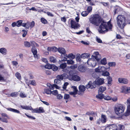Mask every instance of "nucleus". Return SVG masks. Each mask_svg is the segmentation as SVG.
Instances as JSON below:
<instances>
[{
  "mask_svg": "<svg viewBox=\"0 0 130 130\" xmlns=\"http://www.w3.org/2000/svg\"><path fill=\"white\" fill-rule=\"evenodd\" d=\"M108 64L109 66L114 67L115 66L116 63L114 62H110L108 63Z\"/></svg>",
  "mask_w": 130,
  "mask_h": 130,
  "instance_id": "49530a36",
  "label": "nucleus"
},
{
  "mask_svg": "<svg viewBox=\"0 0 130 130\" xmlns=\"http://www.w3.org/2000/svg\"><path fill=\"white\" fill-rule=\"evenodd\" d=\"M75 71V70H70L69 72V74L71 75H73L74 73V72Z\"/></svg>",
  "mask_w": 130,
  "mask_h": 130,
  "instance_id": "3c124183",
  "label": "nucleus"
},
{
  "mask_svg": "<svg viewBox=\"0 0 130 130\" xmlns=\"http://www.w3.org/2000/svg\"><path fill=\"white\" fill-rule=\"evenodd\" d=\"M31 10L36 11H37V10L36 9H24L23 10V11L25 12V13H27L30 12V11Z\"/></svg>",
  "mask_w": 130,
  "mask_h": 130,
  "instance_id": "a211bd4d",
  "label": "nucleus"
},
{
  "mask_svg": "<svg viewBox=\"0 0 130 130\" xmlns=\"http://www.w3.org/2000/svg\"><path fill=\"white\" fill-rule=\"evenodd\" d=\"M93 55H92V58L89 59L87 62L90 66L94 67L96 65V60L98 61L101 59V55L98 52H94Z\"/></svg>",
  "mask_w": 130,
  "mask_h": 130,
  "instance_id": "f03ea898",
  "label": "nucleus"
},
{
  "mask_svg": "<svg viewBox=\"0 0 130 130\" xmlns=\"http://www.w3.org/2000/svg\"><path fill=\"white\" fill-rule=\"evenodd\" d=\"M85 87L83 85H80L79 87V91L78 94L79 95H83L85 90Z\"/></svg>",
  "mask_w": 130,
  "mask_h": 130,
  "instance_id": "9b49d317",
  "label": "nucleus"
},
{
  "mask_svg": "<svg viewBox=\"0 0 130 130\" xmlns=\"http://www.w3.org/2000/svg\"><path fill=\"white\" fill-rule=\"evenodd\" d=\"M109 75V72L107 71L103 72L102 74V75L105 76H108Z\"/></svg>",
  "mask_w": 130,
  "mask_h": 130,
  "instance_id": "37998d69",
  "label": "nucleus"
},
{
  "mask_svg": "<svg viewBox=\"0 0 130 130\" xmlns=\"http://www.w3.org/2000/svg\"><path fill=\"white\" fill-rule=\"evenodd\" d=\"M128 80L127 79L122 78H118V81L121 83L126 84L128 83Z\"/></svg>",
  "mask_w": 130,
  "mask_h": 130,
  "instance_id": "4468645a",
  "label": "nucleus"
},
{
  "mask_svg": "<svg viewBox=\"0 0 130 130\" xmlns=\"http://www.w3.org/2000/svg\"><path fill=\"white\" fill-rule=\"evenodd\" d=\"M41 21L44 24H45L47 22V21L45 19L42 18L41 19Z\"/></svg>",
  "mask_w": 130,
  "mask_h": 130,
  "instance_id": "5fc2aeb1",
  "label": "nucleus"
},
{
  "mask_svg": "<svg viewBox=\"0 0 130 130\" xmlns=\"http://www.w3.org/2000/svg\"><path fill=\"white\" fill-rule=\"evenodd\" d=\"M24 45L25 46L28 47H30L31 45L30 43L27 41L24 42Z\"/></svg>",
  "mask_w": 130,
  "mask_h": 130,
  "instance_id": "c9c22d12",
  "label": "nucleus"
},
{
  "mask_svg": "<svg viewBox=\"0 0 130 130\" xmlns=\"http://www.w3.org/2000/svg\"><path fill=\"white\" fill-rule=\"evenodd\" d=\"M68 75L66 73H64L62 74L57 75L56 77V78L54 80L55 88L57 89H58L59 87L56 84H60L61 80L68 78Z\"/></svg>",
  "mask_w": 130,
  "mask_h": 130,
  "instance_id": "20e7f679",
  "label": "nucleus"
},
{
  "mask_svg": "<svg viewBox=\"0 0 130 130\" xmlns=\"http://www.w3.org/2000/svg\"><path fill=\"white\" fill-rule=\"evenodd\" d=\"M58 52L62 54H64L66 53V51L65 49L62 47L58 48Z\"/></svg>",
  "mask_w": 130,
  "mask_h": 130,
  "instance_id": "aec40b11",
  "label": "nucleus"
},
{
  "mask_svg": "<svg viewBox=\"0 0 130 130\" xmlns=\"http://www.w3.org/2000/svg\"><path fill=\"white\" fill-rule=\"evenodd\" d=\"M31 43V45L33 47L39 46V45L36 42L34 41H31L30 42Z\"/></svg>",
  "mask_w": 130,
  "mask_h": 130,
  "instance_id": "2f4dec72",
  "label": "nucleus"
},
{
  "mask_svg": "<svg viewBox=\"0 0 130 130\" xmlns=\"http://www.w3.org/2000/svg\"><path fill=\"white\" fill-rule=\"evenodd\" d=\"M106 117L105 116L102 115L101 116V121L103 123H104L106 122Z\"/></svg>",
  "mask_w": 130,
  "mask_h": 130,
  "instance_id": "b1692460",
  "label": "nucleus"
},
{
  "mask_svg": "<svg viewBox=\"0 0 130 130\" xmlns=\"http://www.w3.org/2000/svg\"><path fill=\"white\" fill-rule=\"evenodd\" d=\"M31 51L33 54H37V51L36 48L35 47H33L31 49Z\"/></svg>",
  "mask_w": 130,
  "mask_h": 130,
  "instance_id": "e433bc0d",
  "label": "nucleus"
},
{
  "mask_svg": "<svg viewBox=\"0 0 130 130\" xmlns=\"http://www.w3.org/2000/svg\"><path fill=\"white\" fill-rule=\"evenodd\" d=\"M57 99L58 100H60L62 99L63 96L61 94H58L57 95Z\"/></svg>",
  "mask_w": 130,
  "mask_h": 130,
  "instance_id": "09e8293b",
  "label": "nucleus"
},
{
  "mask_svg": "<svg viewBox=\"0 0 130 130\" xmlns=\"http://www.w3.org/2000/svg\"><path fill=\"white\" fill-rule=\"evenodd\" d=\"M52 93L54 95H57L58 94L57 91L56 90L53 91H52Z\"/></svg>",
  "mask_w": 130,
  "mask_h": 130,
  "instance_id": "680f3d73",
  "label": "nucleus"
},
{
  "mask_svg": "<svg viewBox=\"0 0 130 130\" xmlns=\"http://www.w3.org/2000/svg\"><path fill=\"white\" fill-rule=\"evenodd\" d=\"M117 126L116 125H110L106 127L105 130H117Z\"/></svg>",
  "mask_w": 130,
  "mask_h": 130,
  "instance_id": "1a4fd4ad",
  "label": "nucleus"
},
{
  "mask_svg": "<svg viewBox=\"0 0 130 130\" xmlns=\"http://www.w3.org/2000/svg\"><path fill=\"white\" fill-rule=\"evenodd\" d=\"M104 83V79L98 78L96 79L94 82L92 83L91 81L89 82L88 84L86 86V88L87 89L90 88L92 89L95 88L96 85H101Z\"/></svg>",
  "mask_w": 130,
  "mask_h": 130,
  "instance_id": "7ed1b4c3",
  "label": "nucleus"
},
{
  "mask_svg": "<svg viewBox=\"0 0 130 130\" xmlns=\"http://www.w3.org/2000/svg\"><path fill=\"white\" fill-rule=\"evenodd\" d=\"M44 91L47 94H51L52 93V91L50 90L47 89H45Z\"/></svg>",
  "mask_w": 130,
  "mask_h": 130,
  "instance_id": "473e14b6",
  "label": "nucleus"
},
{
  "mask_svg": "<svg viewBox=\"0 0 130 130\" xmlns=\"http://www.w3.org/2000/svg\"><path fill=\"white\" fill-rule=\"evenodd\" d=\"M7 109L8 110L12 111L15 113H20V111L19 110L17 109L12 108H7Z\"/></svg>",
  "mask_w": 130,
  "mask_h": 130,
  "instance_id": "412c9836",
  "label": "nucleus"
},
{
  "mask_svg": "<svg viewBox=\"0 0 130 130\" xmlns=\"http://www.w3.org/2000/svg\"><path fill=\"white\" fill-rule=\"evenodd\" d=\"M68 58L70 59L73 60L75 58V55L72 53H70L68 55Z\"/></svg>",
  "mask_w": 130,
  "mask_h": 130,
  "instance_id": "a878e982",
  "label": "nucleus"
},
{
  "mask_svg": "<svg viewBox=\"0 0 130 130\" xmlns=\"http://www.w3.org/2000/svg\"><path fill=\"white\" fill-rule=\"evenodd\" d=\"M73 80L75 81H79L80 79V78L79 76L77 75H74L72 76Z\"/></svg>",
  "mask_w": 130,
  "mask_h": 130,
  "instance_id": "f3484780",
  "label": "nucleus"
},
{
  "mask_svg": "<svg viewBox=\"0 0 130 130\" xmlns=\"http://www.w3.org/2000/svg\"><path fill=\"white\" fill-rule=\"evenodd\" d=\"M69 94L71 95H73L74 97H75V95L77 93L76 92L73 91V92H69Z\"/></svg>",
  "mask_w": 130,
  "mask_h": 130,
  "instance_id": "603ef678",
  "label": "nucleus"
},
{
  "mask_svg": "<svg viewBox=\"0 0 130 130\" xmlns=\"http://www.w3.org/2000/svg\"><path fill=\"white\" fill-rule=\"evenodd\" d=\"M92 9H87L86 11H83L82 13V15L83 17L86 16L89 13L91 12Z\"/></svg>",
  "mask_w": 130,
  "mask_h": 130,
  "instance_id": "f8f14e48",
  "label": "nucleus"
},
{
  "mask_svg": "<svg viewBox=\"0 0 130 130\" xmlns=\"http://www.w3.org/2000/svg\"><path fill=\"white\" fill-rule=\"evenodd\" d=\"M118 127H119V129L117 128V130H123L124 129V127L123 126V125L119 124L118 125Z\"/></svg>",
  "mask_w": 130,
  "mask_h": 130,
  "instance_id": "58836bf2",
  "label": "nucleus"
},
{
  "mask_svg": "<svg viewBox=\"0 0 130 130\" xmlns=\"http://www.w3.org/2000/svg\"><path fill=\"white\" fill-rule=\"evenodd\" d=\"M25 114L28 118L30 119L33 120H34L35 119V118L34 117L29 116V115L26 114V113H25Z\"/></svg>",
  "mask_w": 130,
  "mask_h": 130,
  "instance_id": "052dcab7",
  "label": "nucleus"
},
{
  "mask_svg": "<svg viewBox=\"0 0 130 130\" xmlns=\"http://www.w3.org/2000/svg\"><path fill=\"white\" fill-rule=\"evenodd\" d=\"M67 64H73L74 63V61L72 59H70L69 60H67Z\"/></svg>",
  "mask_w": 130,
  "mask_h": 130,
  "instance_id": "72a5a7b5",
  "label": "nucleus"
},
{
  "mask_svg": "<svg viewBox=\"0 0 130 130\" xmlns=\"http://www.w3.org/2000/svg\"><path fill=\"white\" fill-rule=\"evenodd\" d=\"M106 89L105 87L101 86L100 87L99 90V91H100L101 93H103Z\"/></svg>",
  "mask_w": 130,
  "mask_h": 130,
  "instance_id": "c85d7f7f",
  "label": "nucleus"
},
{
  "mask_svg": "<svg viewBox=\"0 0 130 130\" xmlns=\"http://www.w3.org/2000/svg\"><path fill=\"white\" fill-rule=\"evenodd\" d=\"M71 88L73 89L74 91L75 92H76V93H77L78 90L77 89L76 87L74 86H72L71 87Z\"/></svg>",
  "mask_w": 130,
  "mask_h": 130,
  "instance_id": "8fccbe9b",
  "label": "nucleus"
},
{
  "mask_svg": "<svg viewBox=\"0 0 130 130\" xmlns=\"http://www.w3.org/2000/svg\"><path fill=\"white\" fill-rule=\"evenodd\" d=\"M50 59L51 61L53 63H55L56 62L57 60L53 56H51L50 58Z\"/></svg>",
  "mask_w": 130,
  "mask_h": 130,
  "instance_id": "c756f323",
  "label": "nucleus"
},
{
  "mask_svg": "<svg viewBox=\"0 0 130 130\" xmlns=\"http://www.w3.org/2000/svg\"><path fill=\"white\" fill-rule=\"evenodd\" d=\"M128 106L127 107V112L128 115L130 114V99H128L127 101Z\"/></svg>",
  "mask_w": 130,
  "mask_h": 130,
  "instance_id": "dca6fc26",
  "label": "nucleus"
},
{
  "mask_svg": "<svg viewBox=\"0 0 130 130\" xmlns=\"http://www.w3.org/2000/svg\"><path fill=\"white\" fill-rule=\"evenodd\" d=\"M67 66V63H62L60 65V68L62 69V71L64 72H67L68 71V70L64 69Z\"/></svg>",
  "mask_w": 130,
  "mask_h": 130,
  "instance_id": "2eb2a0df",
  "label": "nucleus"
},
{
  "mask_svg": "<svg viewBox=\"0 0 130 130\" xmlns=\"http://www.w3.org/2000/svg\"><path fill=\"white\" fill-rule=\"evenodd\" d=\"M53 64H48L45 65V68L48 69H52Z\"/></svg>",
  "mask_w": 130,
  "mask_h": 130,
  "instance_id": "f704fd0d",
  "label": "nucleus"
},
{
  "mask_svg": "<svg viewBox=\"0 0 130 130\" xmlns=\"http://www.w3.org/2000/svg\"><path fill=\"white\" fill-rule=\"evenodd\" d=\"M104 95L101 94H99L98 95H96V97L98 99L101 100L103 98H104Z\"/></svg>",
  "mask_w": 130,
  "mask_h": 130,
  "instance_id": "cd10ccee",
  "label": "nucleus"
},
{
  "mask_svg": "<svg viewBox=\"0 0 130 130\" xmlns=\"http://www.w3.org/2000/svg\"><path fill=\"white\" fill-rule=\"evenodd\" d=\"M107 79L108 81V84L110 86L112 81V78L110 76H108L107 77Z\"/></svg>",
  "mask_w": 130,
  "mask_h": 130,
  "instance_id": "7c9ffc66",
  "label": "nucleus"
},
{
  "mask_svg": "<svg viewBox=\"0 0 130 130\" xmlns=\"http://www.w3.org/2000/svg\"><path fill=\"white\" fill-rule=\"evenodd\" d=\"M17 93L16 92H14L11 93L10 94V96L13 97H15L17 96Z\"/></svg>",
  "mask_w": 130,
  "mask_h": 130,
  "instance_id": "a18cd8bd",
  "label": "nucleus"
},
{
  "mask_svg": "<svg viewBox=\"0 0 130 130\" xmlns=\"http://www.w3.org/2000/svg\"><path fill=\"white\" fill-rule=\"evenodd\" d=\"M22 21L21 20H19L17 22V26L19 27L22 25Z\"/></svg>",
  "mask_w": 130,
  "mask_h": 130,
  "instance_id": "a19ab883",
  "label": "nucleus"
},
{
  "mask_svg": "<svg viewBox=\"0 0 130 130\" xmlns=\"http://www.w3.org/2000/svg\"><path fill=\"white\" fill-rule=\"evenodd\" d=\"M117 24L119 27L121 29L123 28L125 25V19L123 15H119L117 18Z\"/></svg>",
  "mask_w": 130,
  "mask_h": 130,
  "instance_id": "423d86ee",
  "label": "nucleus"
},
{
  "mask_svg": "<svg viewBox=\"0 0 130 130\" xmlns=\"http://www.w3.org/2000/svg\"><path fill=\"white\" fill-rule=\"evenodd\" d=\"M71 26L72 28L74 29H77L80 26L79 24L75 21L72 20L71 21Z\"/></svg>",
  "mask_w": 130,
  "mask_h": 130,
  "instance_id": "6e6552de",
  "label": "nucleus"
},
{
  "mask_svg": "<svg viewBox=\"0 0 130 130\" xmlns=\"http://www.w3.org/2000/svg\"><path fill=\"white\" fill-rule=\"evenodd\" d=\"M12 62L13 65L15 66H16L18 64V62L15 61H13Z\"/></svg>",
  "mask_w": 130,
  "mask_h": 130,
  "instance_id": "774afa93",
  "label": "nucleus"
},
{
  "mask_svg": "<svg viewBox=\"0 0 130 130\" xmlns=\"http://www.w3.org/2000/svg\"><path fill=\"white\" fill-rule=\"evenodd\" d=\"M22 31L24 32V34L22 35V36L23 37H25L26 35L27 32L25 30H22Z\"/></svg>",
  "mask_w": 130,
  "mask_h": 130,
  "instance_id": "864d4df0",
  "label": "nucleus"
},
{
  "mask_svg": "<svg viewBox=\"0 0 130 130\" xmlns=\"http://www.w3.org/2000/svg\"><path fill=\"white\" fill-rule=\"evenodd\" d=\"M90 54L87 53H84L82 54L81 55V57L83 59L88 58L89 57Z\"/></svg>",
  "mask_w": 130,
  "mask_h": 130,
  "instance_id": "4be33fe9",
  "label": "nucleus"
},
{
  "mask_svg": "<svg viewBox=\"0 0 130 130\" xmlns=\"http://www.w3.org/2000/svg\"><path fill=\"white\" fill-rule=\"evenodd\" d=\"M51 69L54 71H56L57 70L58 68L54 64H53Z\"/></svg>",
  "mask_w": 130,
  "mask_h": 130,
  "instance_id": "79ce46f5",
  "label": "nucleus"
},
{
  "mask_svg": "<svg viewBox=\"0 0 130 130\" xmlns=\"http://www.w3.org/2000/svg\"><path fill=\"white\" fill-rule=\"evenodd\" d=\"M95 114V113L93 111H90L89 112H87L86 113V115H94Z\"/></svg>",
  "mask_w": 130,
  "mask_h": 130,
  "instance_id": "de8ad7c7",
  "label": "nucleus"
},
{
  "mask_svg": "<svg viewBox=\"0 0 130 130\" xmlns=\"http://www.w3.org/2000/svg\"><path fill=\"white\" fill-rule=\"evenodd\" d=\"M96 41L99 43H102V40L100 38H98L97 37H96Z\"/></svg>",
  "mask_w": 130,
  "mask_h": 130,
  "instance_id": "69168bd1",
  "label": "nucleus"
},
{
  "mask_svg": "<svg viewBox=\"0 0 130 130\" xmlns=\"http://www.w3.org/2000/svg\"><path fill=\"white\" fill-rule=\"evenodd\" d=\"M124 109L123 106L121 105L118 106L116 107L115 111L116 114L119 116H121L124 112Z\"/></svg>",
  "mask_w": 130,
  "mask_h": 130,
  "instance_id": "0eeeda50",
  "label": "nucleus"
},
{
  "mask_svg": "<svg viewBox=\"0 0 130 130\" xmlns=\"http://www.w3.org/2000/svg\"><path fill=\"white\" fill-rule=\"evenodd\" d=\"M20 96L22 98H24L26 97V96L25 95V94H24L22 93H20Z\"/></svg>",
  "mask_w": 130,
  "mask_h": 130,
  "instance_id": "e2e57ef3",
  "label": "nucleus"
},
{
  "mask_svg": "<svg viewBox=\"0 0 130 130\" xmlns=\"http://www.w3.org/2000/svg\"><path fill=\"white\" fill-rule=\"evenodd\" d=\"M104 98L105 100H109L111 99V97L108 96H104Z\"/></svg>",
  "mask_w": 130,
  "mask_h": 130,
  "instance_id": "6e6d98bb",
  "label": "nucleus"
},
{
  "mask_svg": "<svg viewBox=\"0 0 130 130\" xmlns=\"http://www.w3.org/2000/svg\"><path fill=\"white\" fill-rule=\"evenodd\" d=\"M123 92L126 93L130 92V87H127L124 88Z\"/></svg>",
  "mask_w": 130,
  "mask_h": 130,
  "instance_id": "bb28decb",
  "label": "nucleus"
},
{
  "mask_svg": "<svg viewBox=\"0 0 130 130\" xmlns=\"http://www.w3.org/2000/svg\"><path fill=\"white\" fill-rule=\"evenodd\" d=\"M61 60L63 61H67V58L66 57H63V56L62 55H61Z\"/></svg>",
  "mask_w": 130,
  "mask_h": 130,
  "instance_id": "338daca9",
  "label": "nucleus"
},
{
  "mask_svg": "<svg viewBox=\"0 0 130 130\" xmlns=\"http://www.w3.org/2000/svg\"><path fill=\"white\" fill-rule=\"evenodd\" d=\"M69 97L70 96L69 94H64V99H67L69 98Z\"/></svg>",
  "mask_w": 130,
  "mask_h": 130,
  "instance_id": "13d9d810",
  "label": "nucleus"
},
{
  "mask_svg": "<svg viewBox=\"0 0 130 130\" xmlns=\"http://www.w3.org/2000/svg\"><path fill=\"white\" fill-rule=\"evenodd\" d=\"M81 56H80V55L79 54H77L76 57V60L77 62H81Z\"/></svg>",
  "mask_w": 130,
  "mask_h": 130,
  "instance_id": "393cba45",
  "label": "nucleus"
},
{
  "mask_svg": "<svg viewBox=\"0 0 130 130\" xmlns=\"http://www.w3.org/2000/svg\"><path fill=\"white\" fill-rule=\"evenodd\" d=\"M35 25V22L34 21H33L29 25L30 27H31V28H32L34 27Z\"/></svg>",
  "mask_w": 130,
  "mask_h": 130,
  "instance_id": "0e129e2a",
  "label": "nucleus"
},
{
  "mask_svg": "<svg viewBox=\"0 0 130 130\" xmlns=\"http://www.w3.org/2000/svg\"><path fill=\"white\" fill-rule=\"evenodd\" d=\"M98 31L100 34H103L108 31V28L109 29L112 28V25L111 24L110 21L107 23L104 21L103 20L100 22V24Z\"/></svg>",
  "mask_w": 130,
  "mask_h": 130,
  "instance_id": "f257e3e1",
  "label": "nucleus"
},
{
  "mask_svg": "<svg viewBox=\"0 0 130 130\" xmlns=\"http://www.w3.org/2000/svg\"><path fill=\"white\" fill-rule=\"evenodd\" d=\"M78 70L81 72H84L86 70V67L83 65H80L78 68Z\"/></svg>",
  "mask_w": 130,
  "mask_h": 130,
  "instance_id": "ddd939ff",
  "label": "nucleus"
},
{
  "mask_svg": "<svg viewBox=\"0 0 130 130\" xmlns=\"http://www.w3.org/2000/svg\"><path fill=\"white\" fill-rule=\"evenodd\" d=\"M7 52V50L5 48H2L0 49V52L3 54H6Z\"/></svg>",
  "mask_w": 130,
  "mask_h": 130,
  "instance_id": "5701e85b",
  "label": "nucleus"
},
{
  "mask_svg": "<svg viewBox=\"0 0 130 130\" xmlns=\"http://www.w3.org/2000/svg\"><path fill=\"white\" fill-rule=\"evenodd\" d=\"M44 111L42 107H40L39 108H37L35 109H33V111H32V113H43Z\"/></svg>",
  "mask_w": 130,
  "mask_h": 130,
  "instance_id": "9d476101",
  "label": "nucleus"
},
{
  "mask_svg": "<svg viewBox=\"0 0 130 130\" xmlns=\"http://www.w3.org/2000/svg\"><path fill=\"white\" fill-rule=\"evenodd\" d=\"M21 107L22 108L26 110H32V111H33V109L31 107V106L21 105Z\"/></svg>",
  "mask_w": 130,
  "mask_h": 130,
  "instance_id": "6ab92c4d",
  "label": "nucleus"
},
{
  "mask_svg": "<svg viewBox=\"0 0 130 130\" xmlns=\"http://www.w3.org/2000/svg\"><path fill=\"white\" fill-rule=\"evenodd\" d=\"M77 67V64H73L69 67V68H71L73 70L76 68Z\"/></svg>",
  "mask_w": 130,
  "mask_h": 130,
  "instance_id": "ea45409f",
  "label": "nucleus"
},
{
  "mask_svg": "<svg viewBox=\"0 0 130 130\" xmlns=\"http://www.w3.org/2000/svg\"><path fill=\"white\" fill-rule=\"evenodd\" d=\"M101 63L103 65H105L106 63V60L105 58L103 59L101 61Z\"/></svg>",
  "mask_w": 130,
  "mask_h": 130,
  "instance_id": "4c0bfd02",
  "label": "nucleus"
},
{
  "mask_svg": "<svg viewBox=\"0 0 130 130\" xmlns=\"http://www.w3.org/2000/svg\"><path fill=\"white\" fill-rule=\"evenodd\" d=\"M69 83L66 82L63 85V86L62 87L63 89H65L67 88V86L68 85Z\"/></svg>",
  "mask_w": 130,
  "mask_h": 130,
  "instance_id": "4d7b16f0",
  "label": "nucleus"
},
{
  "mask_svg": "<svg viewBox=\"0 0 130 130\" xmlns=\"http://www.w3.org/2000/svg\"><path fill=\"white\" fill-rule=\"evenodd\" d=\"M102 20L101 17L97 14L91 15L89 18L90 23L97 26L100 25V22Z\"/></svg>",
  "mask_w": 130,
  "mask_h": 130,
  "instance_id": "39448f33",
  "label": "nucleus"
},
{
  "mask_svg": "<svg viewBox=\"0 0 130 130\" xmlns=\"http://www.w3.org/2000/svg\"><path fill=\"white\" fill-rule=\"evenodd\" d=\"M15 76L18 79H21V77L20 74L18 72H17L15 74Z\"/></svg>",
  "mask_w": 130,
  "mask_h": 130,
  "instance_id": "c03bdc74",
  "label": "nucleus"
},
{
  "mask_svg": "<svg viewBox=\"0 0 130 130\" xmlns=\"http://www.w3.org/2000/svg\"><path fill=\"white\" fill-rule=\"evenodd\" d=\"M53 51L54 52H55L57 51H58V48L56 47H52Z\"/></svg>",
  "mask_w": 130,
  "mask_h": 130,
  "instance_id": "bf43d9fd",
  "label": "nucleus"
}]
</instances>
